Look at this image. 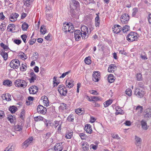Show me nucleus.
<instances>
[{
  "label": "nucleus",
  "instance_id": "obj_15",
  "mask_svg": "<svg viewBox=\"0 0 151 151\" xmlns=\"http://www.w3.org/2000/svg\"><path fill=\"white\" fill-rule=\"evenodd\" d=\"M113 31L114 32L117 34L119 33L122 29V27L118 25H115L114 27L113 28Z\"/></svg>",
  "mask_w": 151,
  "mask_h": 151
},
{
  "label": "nucleus",
  "instance_id": "obj_38",
  "mask_svg": "<svg viewBox=\"0 0 151 151\" xmlns=\"http://www.w3.org/2000/svg\"><path fill=\"white\" fill-rule=\"evenodd\" d=\"M79 135L82 140H86L87 137V136L85 134L83 133H80Z\"/></svg>",
  "mask_w": 151,
  "mask_h": 151
},
{
  "label": "nucleus",
  "instance_id": "obj_30",
  "mask_svg": "<svg viewBox=\"0 0 151 151\" xmlns=\"http://www.w3.org/2000/svg\"><path fill=\"white\" fill-rule=\"evenodd\" d=\"M29 27V25L27 24L26 22H24L22 25V28L23 31H25L27 30Z\"/></svg>",
  "mask_w": 151,
  "mask_h": 151
},
{
  "label": "nucleus",
  "instance_id": "obj_51",
  "mask_svg": "<svg viewBox=\"0 0 151 151\" xmlns=\"http://www.w3.org/2000/svg\"><path fill=\"white\" fill-rule=\"evenodd\" d=\"M69 30H68V32H70V33H73L74 31V28L72 25L70 26L69 25Z\"/></svg>",
  "mask_w": 151,
  "mask_h": 151
},
{
  "label": "nucleus",
  "instance_id": "obj_10",
  "mask_svg": "<svg viewBox=\"0 0 151 151\" xmlns=\"http://www.w3.org/2000/svg\"><path fill=\"white\" fill-rule=\"evenodd\" d=\"M74 35L75 40L78 41L80 40L81 37H82L83 35L79 30H76L74 32Z\"/></svg>",
  "mask_w": 151,
  "mask_h": 151
},
{
  "label": "nucleus",
  "instance_id": "obj_2",
  "mask_svg": "<svg viewBox=\"0 0 151 151\" xmlns=\"http://www.w3.org/2000/svg\"><path fill=\"white\" fill-rule=\"evenodd\" d=\"M81 34L83 35L82 38L83 39H87L88 35V27L84 25H83L81 27Z\"/></svg>",
  "mask_w": 151,
  "mask_h": 151
},
{
  "label": "nucleus",
  "instance_id": "obj_35",
  "mask_svg": "<svg viewBox=\"0 0 151 151\" xmlns=\"http://www.w3.org/2000/svg\"><path fill=\"white\" fill-rule=\"evenodd\" d=\"M136 110L137 111L139 114H140L142 111L143 108L142 106H138L136 108Z\"/></svg>",
  "mask_w": 151,
  "mask_h": 151
},
{
  "label": "nucleus",
  "instance_id": "obj_39",
  "mask_svg": "<svg viewBox=\"0 0 151 151\" xmlns=\"http://www.w3.org/2000/svg\"><path fill=\"white\" fill-rule=\"evenodd\" d=\"M34 33L32 35L31 37V39L30 40L29 44L30 45H32L34 44L36 41V39L35 38H32V36L33 35Z\"/></svg>",
  "mask_w": 151,
  "mask_h": 151
},
{
  "label": "nucleus",
  "instance_id": "obj_5",
  "mask_svg": "<svg viewBox=\"0 0 151 151\" xmlns=\"http://www.w3.org/2000/svg\"><path fill=\"white\" fill-rule=\"evenodd\" d=\"M20 65V62L17 59L12 60L10 63V66L11 68L17 69Z\"/></svg>",
  "mask_w": 151,
  "mask_h": 151
},
{
  "label": "nucleus",
  "instance_id": "obj_56",
  "mask_svg": "<svg viewBox=\"0 0 151 151\" xmlns=\"http://www.w3.org/2000/svg\"><path fill=\"white\" fill-rule=\"evenodd\" d=\"M91 99L94 100L93 101H98L99 100V97L96 96H92L91 97Z\"/></svg>",
  "mask_w": 151,
  "mask_h": 151
},
{
  "label": "nucleus",
  "instance_id": "obj_3",
  "mask_svg": "<svg viewBox=\"0 0 151 151\" xmlns=\"http://www.w3.org/2000/svg\"><path fill=\"white\" fill-rule=\"evenodd\" d=\"M16 86L19 87L25 88L27 86V83L25 81L22 80L17 79L15 81Z\"/></svg>",
  "mask_w": 151,
  "mask_h": 151
},
{
  "label": "nucleus",
  "instance_id": "obj_63",
  "mask_svg": "<svg viewBox=\"0 0 151 151\" xmlns=\"http://www.w3.org/2000/svg\"><path fill=\"white\" fill-rule=\"evenodd\" d=\"M14 42L17 45H19L21 43V41L19 40H14Z\"/></svg>",
  "mask_w": 151,
  "mask_h": 151
},
{
  "label": "nucleus",
  "instance_id": "obj_8",
  "mask_svg": "<svg viewBox=\"0 0 151 151\" xmlns=\"http://www.w3.org/2000/svg\"><path fill=\"white\" fill-rule=\"evenodd\" d=\"M144 117L145 119H149L151 117V109L147 108L144 111Z\"/></svg>",
  "mask_w": 151,
  "mask_h": 151
},
{
  "label": "nucleus",
  "instance_id": "obj_18",
  "mask_svg": "<svg viewBox=\"0 0 151 151\" xmlns=\"http://www.w3.org/2000/svg\"><path fill=\"white\" fill-rule=\"evenodd\" d=\"M63 147L62 143H57L55 146L54 150L57 151H61L62 150Z\"/></svg>",
  "mask_w": 151,
  "mask_h": 151
},
{
  "label": "nucleus",
  "instance_id": "obj_26",
  "mask_svg": "<svg viewBox=\"0 0 151 151\" xmlns=\"http://www.w3.org/2000/svg\"><path fill=\"white\" fill-rule=\"evenodd\" d=\"M69 24L68 23L63 24L62 30L64 32H68V30H69Z\"/></svg>",
  "mask_w": 151,
  "mask_h": 151
},
{
  "label": "nucleus",
  "instance_id": "obj_48",
  "mask_svg": "<svg viewBox=\"0 0 151 151\" xmlns=\"http://www.w3.org/2000/svg\"><path fill=\"white\" fill-rule=\"evenodd\" d=\"M43 117L40 116H37L34 118L35 121H42L43 119Z\"/></svg>",
  "mask_w": 151,
  "mask_h": 151
},
{
  "label": "nucleus",
  "instance_id": "obj_17",
  "mask_svg": "<svg viewBox=\"0 0 151 151\" xmlns=\"http://www.w3.org/2000/svg\"><path fill=\"white\" fill-rule=\"evenodd\" d=\"M32 137H30L25 140L23 143V148H26L32 142L33 139Z\"/></svg>",
  "mask_w": 151,
  "mask_h": 151
},
{
  "label": "nucleus",
  "instance_id": "obj_58",
  "mask_svg": "<svg viewBox=\"0 0 151 151\" xmlns=\"http://www.w3.org/2000/svg\"><path fill=\"white\" fill-rule=\"evenodd\" d=\"M7 151H13L14 150V146L12 145L10 147L8 148V147H6Z\"/></svg>",
  "mask_w": 151,
  "mask_h": 151
},
{
  "label": "nucleus",
  "instance_id": "obj_64",
  "mask_svg": "<svg viewBox=\"0 0 151 151\" xmlns=\"http://www.w3.org/2000/svg\"><path fill=\"white\" fill-rule=\"evenodd\" d=\"M148 19L149 24H151V14H149Z\"/></svg>",
  "mask_w": 151,
  "mask_h": 151
},
{
  "label": "nucleus",
  "instance_id": "obj_7",
  "mask_svg": "<svg viewBox=\"0 0 151 151\" xmlns=\"http://www.w3.org/2000/svg\"><path fill=\"white\" fill-rule=\"evenodd\" d=\"M37 110L39 113L43 114H45L47 111L46 108L41 105H39L37 106Z\"/></svg>",
  "mask_w": 151,
  "mask_h": 151
},
{
  "label": "nucleus",
  "instance_id": "obj_53",
  "mask_svg": "<svg viewBox=\"0 0 151 151\" xmlns=\"http://www.w3.org/2000/svg\"><path fill=\"white\" fill-rule=\"evenodd\" d=\"M1 46L3 47L4 50H7L8 49V47L6 45H5L3 43H1L0 44Z\"/></svg>",
  "mask_w": 151,
  "mask_h": 151
},
{
  "label": "nucleus",
  "instance_id": "obj_44",
  "mask_svg": "<svg viewBox=\"0 0 151 151\" xmlns=\"http://www.w3.org/2000/svg\"><path fill=\"white\" fill-rule=\"evenodd\" d=\"M23 1L24 2V4H26L27 6H29L30 3L32 2V0H23Z\"/></svg>",
  "mask_w": 151,
  "mask_h": 151
},
{
  "label": "nucleus",
  "instance_id": "obj_19",
  "mask_svg": "<svg viewBox=\"0 0 151 151\" xmlns=\"http://www.w3.org/2000/svg\"><path fill=\"white\" fill-rule=\"evenodd\" d=\"M134 140L135 143L137 146H140L142 142V140L140 138L135 135V136Z\"/></svg>",
  "mask_w": 151,
  "mask_h": 151
},
{
  "label": "nucleus",
  "instance_id": "obj_50",
  "mask_svg": "<svg viewBox=\"0 0 151 151\" xmlns=\"http://www.w3.org/2000/svg\"><path fill=\"white\" fill-rule=\"evenodd\" d=\"M21 37L24 42L25 43L26 42V39L27 38V35H22L21 36Z\"/></svg>",
  "mask_w": 151,
  "mask_h": 151
},
{
  "label": "nucleus",
  "instance_id": "obj_13",
  "mask_svg": "<svg viewBox=\"0 0 151 151\" xmlns=\"http://www.w3.org/2000/svg\"><path fill=\"white\" fill-rule=\"evenodd\" d=\"M38 88L36 86H31L29 89L30 94H35L37 92Z\"/></svg>",
  "mask_w": 151,
  "mask_h": 151
},
{
  "label": "nucleus",
  "instance_id": "obj_22",
  "mask_svg": "<svg viewBox=\"0 0 151 151\" xmlns=\"http://www.w3.org/2000/svg\"><path fill=\"white\" fill-rule=\"evenodd\" d=\"M82 147V149L85 151L88 150H89V145L86 142L84 141L83 142Z\"/></svg>",
  "mask_w": 151,
  "mask_h": 151
},
{
  "label": "nucleus",
  "instance_id": "obj_34",
  "mask_svg": "<svg viewBox=\"0 0 151 151\" xmlns=\"http://www.w3.org/2000/svg\"><path fill=\"white\" fill-rule=\"evenodd\" d=\"M15 25L13 24H10L9 25L7 29H9V31L11 32H12L13 29L14 28H15Z\"/></svg>",
  "mask_w": 151,
  "mask_h": 151
},
{
  "label": "nucleus",
  "instance_id": "obj_23",
  "mask_svg": "<svg viewBox=\"0 0 151 151\" xmlns=\"http://www.w3.org/2000/svg\"><path fill=\"white\" fill-rule=\"evenodd\" d=\"M84 129L87 133L89 134H91L92 131V129L91 128V126L89 124H87L85 126Z\"/></svg>",
  "mask_w": 151,
  "mask_h": 151
},
{
  "label": "nucleus",
  "instance_id": "obj_6",
  "mask_svg": "<svg viewBox=\"0 0 151 151\" xmlns=\"http://www.w3.org/2000/svg\"><path fill=\"white\" fill-rule=\"evenodd\" d=\"M137 36L134 35V33L132 32H130L128 35L127 37V40L129 41H133L137 40Z\"/></svg>",
  "mask_w": 151,
  "mask_h": 151
},
{
  "label": "nucleus",
  "instance_id": "obj_16",
  "mask_svg": "<svg viewBox=\"0 0 151 151\" xmlns=\"http://www.w3.org/2000/svg\"><path fill=\"white\" fill-rule=\"evenodd\" d=\"M30 78L28 79L30 83H33L35 81L36 79L37 76L34 72H32L30 73Z\"/></svg>",
  "mask_w": 151,
  "mask_h": 151
},
{
  "label": "nucleus",
  "instance_id": "obj_32",
  "mask_svg": "<svg viewBox=\"0 0 151 151\" xmlns=\"http://www.w3.org/2000/svg\"><path fill=\"white\" fill-rule=\"evenodd\" d=\"M73 134L72 132H68V133L65 134V137L67 139H70L73 136Z\"/></svg>",
  "mask_w": 151,
  "mask_h": 151
},
{
  "label": "nucleus",
  "instance_id": "obj_47",
  "mask_svg": "<svg viewBox=\"0 0 151 151\" xmlns=\"http://www.w3.org/2000/svg\"><path fill=\"white\" fill-rule=\"evenodd\" d=\"M7 119L11 123H12L13 122V117L11 115H9L8 116Z\"/></svg>",
  "mask_w": 151,
  "mask_h": 151
},
{
  "label": "nucleus",
  "instance_id": "obj_31",
  "mask_svg": "<svg viewBox=\"0 0 151 151\" xmlns=\"http://www.w3.org/2000/svg\"><path fill=\"white\" fill-rule=\"evenodd\" d=\"M46 30L44 26H42L40 28V32L43 34H45L46 32Z\"/></svg>",
  "mask_w": 151,
  "mask_h": 151
},
{
  "label": "nucleus",
  "instance_id": "obj_40",
  "mask_svg": "<svg viewBox=\"0 0 151 151\" xmlns=\"http://www.w3.org/2000/svg\"><path fill=\"white\" fill-rule=\"evenodd\" d=\"M126 94L129 96H131L132 94V91L130 88H127L125 91Z\"/></svg>",
  "mask_w": 151,
  "mask_h": 151
},
{
  "label": "nucleus",
  "instance_id": "obj_60",
  "mask_svg": "<svg viewBox=\"0 0 151 151\" xmlns=\"http://www.w3.org/2000/svg\"><path fill=\"white\" fill-rule=\"evenodd\" d=\"M112 137L114 139H120V137L117 134H113L112 136Z\"/></svg>",
  "mask_w": 151,
  "mask_h": 151
},
{
  "label": "nucleus",
  "instance_id": "obj_29",
  "mask_svg": "<svg viewBox=\"0 0 151 151\" xmlns=\"http://www.w3.org/2000/svg\"><path fill=\"white\" fill-rule=\"evenodd\" d=\"M108 81L110 83L113 82L114 81V78L113 75L112 74H109L108 78Z\"/></svg>",
  "mask_w": 151,
  "mask_h": 151
},
{
  "label": "nucleus",
  "instance_id": "obj_21",
  "mask_svg": "<svg viewBox=\"0 0 151 151\" xmlns=\"http://www.w3.org/2000/svg\"><path fill=\"white\" fill-rule=\"evenodd\" d=\"M73 81L72 80H68L66 81L65 84L67 87L70 88L74 86Z\"/></svg>",
  "mask_w": 151,
  "mask_h": 151
},
{
  "label": "nucleus",
  "instance_id": "obj_37",
  "mask_svg": "<svg viewBox=\"0 0 151 151\" xmlns=\"http://www.w3.org/2000/svg\"><path fill=\"white\" fill-rule=\"evenodd\" d=\"M66 105L64 103H62L60 104V106L59 107V109L62 110H64L66 109Z\"/></svg>",
  "mask_w": 151,
  "mask_h": 151
},
{
  "label": "nucleus",
  "instance_id": "obj_52",
  "mask_svg": "<svg viewBox=\"0 0 151 151\" xmlns=\"http://www.w3.org/2000/svg\"><path fill=\"white\" fill-rule=\"evenodd\" d=\"M50 135L51 133L49 132L47 133V134H45L44 135V137L45 138V139H47L48 138L50 137Z\"/></svg>",
  "mask_w": 151,
  "mask_h": 151
},
{
  "label": "nucleus",
  "instance_id": "obj_42",
  "mask_svg": "<svg viewBox=\"0 0 151 151\" xmlns=\"http://www.w3.org/2000/svg\"><path fill=\"white\" fill-rule=\"evenodd\" d=\"M19 56L20 57V58L22 59H26L27 58V57L26 56V55L24 53L22 52L19 55Z\"/></svg>",
  "mask_w": 151,
  "mask_h": 151
},
{
  "label": "nucleus",
  "instance_id": "obj_24",
  "mask_svg": "<svg viewBox=\"0 0 151 151\" xmlns=\"http://www.w3.org/2000/svg\"><path fill=\"white\" fill-rule=\"evenodd\" d=\"M41 99L43 100V102L47 106L49 105V102L47 97L46 96H42Z\"/></svg>",
  "mask_w": 151,
  "mask_h": 151
},
{
  "label": "nucleus",
  "instance_id": "obj_14",
  "mask_svg": "<svg viewBox=\"0 0 151 151\" xmlns=\"http://www.w3.org/2000/svg\"><path fill=\"white\" fill-rule=\"evenodd\" d=\"M19 14L16 13H14L11 14L9 17V19L11 22H14L17 20Z\"/></svg>",
  "mask_w": 151,
  "mask_h": 151
},
{
  "label": "nucleus",
  "instance_id": "obj_28",
  "mask_svg": "<svg viewBox=\"0 0 151 151\" xmlns=\"http://www.w3.org/2000/svg\"><path fill=\"white\" fill-rule=\"evenodd\" d=\"M3 84L7 86H11L12 85V83L11 81L6 80L3 82Z\"/></svg>",
  "mask_w": 151,
  "mask_h": 151
},
{
  "label": "nucleus",
  "instance_id": "obj_54",
  "mask_svg": "<svg viewBox=\"0 0 151 151\" xmlns=\"http://www.w3.org/2000/svg\"><path fill=\"white\" fill-rule=\"evenodd\" d=\"M83 111L80 108H78V109H76L75 110V112L77 114H82V112Z\"/></svg>",
  "mask_w": 151,
  "mask_h": 151
},
{
  "label": "nucleus",
  "instance_id": "obj_1",
  "mask_svg": "<svg viewBox=\"0 0 151 151\" xmlns=\"http://www.w3.org/2000/svg\"><path fill=\"white\" fill-rule=\"evenodd\" d=\"M79 6V2L76 0H72L70 3V12L71 16L75 17L78 14V8Z\"/></svg>",
  "mask_w": 151,
  "mask_h": 151
},
{
  "label": "nucleus",
  "instance_id": "obj_59",
  "mask_svg": "<svg viewBox=\"0 0 151 151\" xmlns=\"http://www.w3.org/2000/svg\"><path fill=\"white\" fill-rule=\"evenodd\" d=\"M73 120V117L72 115H70L68 117V120L69 122H72Z\"/></svg>",
  "mask_w": 151,
  "mask_h": 151
},
{
  "label": "nucleus",
  "instance_id": "obj_33",
  "mask_svg": "<svg viewBox=\"0 0 151 151\" xmlns=\"http://www.w3.org/2000/svg\"><path fill=\"white\" fill-rule=\"evenodd\" d=\"M24 126V124L22 123H19L18 124L17 129V131H20L22 130V128Z\"/></svg>",
  "mask_w": 151,
  "mask_h": 151
},
{
  "label": "nucleus",
  "instance_id": "obj_62",
  "mask_svg": "<svg viewBox=\"0 0 151 151\" xmlns=\"http://www.w3.org/2000/svg\"><path fill=\"white\" fill-rule=\"evenodd\" d=\"M4 116V111H0V119L3 118Z\"/></svg>",
  "mask_w": 151,
  "mask_h": 151
},
{
  "label": "nucleus",
  "instance_id": "obj_20",
  "mask_svg": "<svg viewBox=\"0 0 151 151\" xmlns=\"http://www.w3.org/2000/svg\"><path fill=\"white\" fill-rule=\"evenodd\" d=\"M116 67L115 65L112 64L109 65L108 70V71L110 73H113L114 71L116 70Z\"/></svg>",
  "mask_w": 151,
  "mask_h": 151
},
{
  "label": "nucleus",
  "instance_id": "obj_11",
  "mask_svg": "<svg viewBox=\"0 0 151 151\" xmlns=\"http://www.w3.org/2000/svg\"><path fill=\"white\" fill-rule=\"evenodd\" d=\"M92 79L95 82L99 81L100 78V73L98 71L94 72L93 74Z\"/></svg>",
  "mask_w": 151,
  "mask_h": 151
},
{
  "label": "nucleus",
  "instance_id": "obj_25",
  "mask_svg": "<svg viewBox=\"0 0 151 151\" xmlns=\"http://www.w3.org/2000/svg\"><path fill=\"white\" fill-rule=\"evenodd\" d=\"M141 124L142 129L145 130L147 129V124L146 122L144 120H142L141 121Z\"/></svg>",
  "mask_w": 151,
  "mask_h": 151
},
{
  "label": "nucleus",
  "instance_id": "obj_55",
  "mask_svg": "<svg viewBox=\"0 0 151 151\" xmlns=\"http://www.w3.org/2000/svg\"><path fill=\"white\" fill-rule=\"evenodd\" d=\"M70 71H68L65 73H63L62 75L60 77V78H64L68 74L70 73Z\"/></svg>",
  "mask_w": 151,
  "mask_h": 151
},
{
  "label": "nucleus",
  "instance_id": "obj_46",
  "mask_svg": "<svg viewBox=\"0 0 151 151\" xmlns=\"http://www.w3.org/2000/svg\"><path fill=\"white\" fill-rule=\"evenodd\" d=\"M138 12V9L137 8H135L132 9V15L133 16H134Z\"/></svg>",
  "mask_w": 151,
  "mask_h": 151
},
{
  "label": "nucleus",
  "instance_id": "obj_61",
  "mask_svg": "<svg viewBox=\"0 0 151 151\" xmlns=\"http://www.w3.org/2000/svg\"><path fill=\"white\" fill-rule=\"evenodd\" d=\"M91 148H92L94 150H96L98 147V145H94V144H92L91 145Z\"/></svg>",
  "mask_w": 151,
  "mask_h": 151
},
{
  "label": "nucleus",
  "instance_id": "obj_41",
  "mask_svg": "<svg viewBox=\"0 0 151 151\" xmlns=\"http://www.w3.org/2000/svg\"><path fill=\"white\" fill-rule=\"evenodd\" d=\"M85 63L87 64H90L91 63V61L90 59V57H87L84 60Z\"/></svg>",
  "mask_w": 151,
  "mask_h": 151
},
{
  "label": "nucleus",
  "instance_id": "obj_4",
  "mask_svg": "<svg viewBox=\"0 0 151 151\" xmlns=\"http://www.w3.org/2000/svg\"><path fill=\"white\" fill-rule=\"evenodd\" d=\"M58 88V91L61 95L64 96H66L67 91L65 86L63 85H60Z\"/></svg>",
  "mask_w": 151,
  "mask_h": 151
},
{
  "label": "nucleus",
  "instance_id": "obj_9",
  "mask_svg": "<svg viewBox=\"0 0 151 151\" xmlns=\"http://www.w3.org/2000/svg\"><path fill=\"white\" fill-rule=\"evenodd\" d=\"M129 19V17L127 14H122L121 17V21L122 23H127Z\"/></svg>",
  "mask_w": 151,
  "mask_h": 151
},
{
  "label": "nucleus",
  "instance_id": "obj_57",
  "mask_svg": "<svg viewBox=\"0 0 151 151\" xmlns=\"http://www.w3.org/2000/svg\"><path fill=\"white\" fill-rule=\"evenodd\" d=\"M90 93L92 94L95 95H97L98 94V93L96 91L94 90H90L89 91Z\"/></svg>",
  "mask_w": 151,
  "mask_h": 151
},
{
  "label": "nucleus",
  "instance_id": "obj_43",
  "mask_svg": "<svg viewBox=\"0 0 151 151\" xmlns=\"http://www.w3.org/2000/svg\"><path fill=\"white\" fill-rule=\"evenodd\" d=\"M122 29L123 32H126L129 30V27L127 25H126L123 27Z\"/></svg>",
  "mask_w": 151,
  "mask_h": 151
},
{
  "label": "nucleus",
  "instance_id": "obj_45",
  "mask_svg": "<svg viewBox=\"0 0 151 151\" xmlns=\"http://www.w3.org/2000/svg\"><path fill=\"white\" fill-rule=\"evenodd\" d=\"M17 108L14 106L10 107L9 108V110L12 113H14L17 110Z\"/></svg>",
  "mask_w": 151,
  "mask_h": 151
},
{
  "label": "nucleus",
  "instance_id": "obj_27",
  "mask_svg": "<svg viewBox=\"0 0 151 151\" xmlns=\"http://www.w3.org/2000/svg\"><path fill=\"white\" fill-rule=\"evenodd\" d=\"M0 54L3 58L5 60H7L8 57V54L6 52H5L3 50H1L0 51Z\"/></svg>",
  "mask_w": 151,
  "mask_h": 151
},
{
  "label": "nucleus",
  "instance_id": "obj_49",
  "mask_svg": "<svg viewBox=\"0 0 151 151\" xmlns=\"http://www.w3.org/2000/svg\"><path fill=\"white\" fill-rule=\"evenodd\" d=\"M136 77L137 80L138 81H140L142 80V74L140 73H138L137 74Z\"/></svg>",
  "mask_w": 151,
  "mask_h": 151
},
{
  "label": "nucleus",
  "instance_id": "obj_36",
  "mask_svg": "<svg viewBox=\"0 0 151 151\" xmlns=\"http://www.w3.org/2000/svg\"><path fill=\"white\" fill-rule=\"evenodd\" d=\"M112 101L111 100H109L106 101L104 102V106L105 107H106L110 105L112 103Z\"/></svg>",
  "mask_w": 151,
  "mask_h": 151
},
{
  "label": "nucleus",
  "instance_id": "obj_12",
  "mask_svg": "<svg viewBox=\"0 0 151 151\" xmlns=\"http://www.w3.org/2000/svg\"><path fill=\"white\" fill-rule=\"evenodd\" d=\"M144 92L143 91L139 88L136 89L135 91V94L139 97H142L144 95Z\"/></svg>",
  "mask_w": 151,
  "mask_h": 151
}]
</instances>
